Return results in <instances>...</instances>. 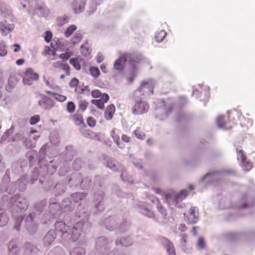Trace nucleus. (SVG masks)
Wrapping results in <instances>:
<instances>
[{"instance_id": "1", "label": "nucleus", "mask_w": 255, "mask_h": 255, "mask_svg": "<svg viewBox=\"0 0 255 255\" xmlns=\"http://www.w3.org/2000/svg\"><path fill=\"white\" fill-rule=\"evenodd\" d=\"M154 84L151 81H143L141 83L139 88L134 91L133 93V105L132 112L134 114H143L147 112L149 109V105L143 100L141 96L151 93L153 94Z\"/></svg>"}, {"instance_id": "2", "label": "nucleus", "mask_w": 255, "mask_h": 255, "mask_svg": "<svg viewBox=\"0 0 255 255\" xmlns=\"http://www.w3.org/2000/svg\"><path fill=\"white\" fill-rule=\"evenodd\" d=\"M56 231L60 234L61 238L65 241H76L81 235L82 225L79 223L72 228L66 226L65 223L62 221L57 222L55 224Z\"/></svg>"}, {"instance_id": "3", "label": "nucleus", "mask_w": 255, "mask_h": 255, "mask_svg": "<svg viewBox=\"0 0 255 255\" xmlns=\"http://www.w3.org/2000/svg\"><path fill=\"white\" fill-rule=\"evenodd\" d=\"M7 206L12 216H14L15 213L20 214L24 212L27 209L28 204L25 198L16 194L10 198Z\"/></svg>"}, {"instance_id": "4", "label": "nucleus", "mask_w": 255, "mask_h": 255, "mask_svg": "<svg viewBox=\"0 0 255 255\" xmlns=\"http://www.w3.org/2000/svg\"><path fill=\"white\" fill-rule=\"evenodd\" d=\"M226 173H231V171L228 170H211L202 177L199 181L204 182L206 184H215L222 179Z\"/></svg>"}, {"instance_id": "5", "label": "nucleus", "mask_w": 255, "mask_h": 255, "mask_svg": "<svg viewBox=\"0 0 255 255\" xmlns=\"http://www.w3.org/2000/svg\"><path fill=\"white\" fill-rule=\"evenodd\" d=\"M187 194L188 191L185 189L181 190L177 194L172 192L165 194V199L168 204L177 206L178 203L185 199L187 196Z\"/></svg>"}, {"instance_id": "6", "label": "nucleus", "mask_w": 255, "mask_h": 255, "mask_svg": "<svg viewBox=\"0 0 255 255\" xmlns=\"http://www.w3.org/2000/svg\"><path fill=\"white\" fill-rule=\"evenodd\" d=\"M86 195V194L84 192H77L71 195L72 201H70L68 199H64L62 204L64 212L72 211L74 209L72 202L78 203L80 201L84 199Z\"/></svg>"}, {"instance_id": "7", "label": "nucleus", "mask_w": 255, "mask_h": 255, "mask_svg": "<svg viewBox=\"0 0 255 255\" xmlns=\"http://www.w3.org/2000/svg\"><path fill=\"white\" fill-rule=\"evenodd\" d=\"M10 180V169H7L2 178V182L0 186L1 191L7 192L9 194L14 192L15 186L12 183L9 184Z\"/></svg>"}, {"instance_id": "8", "label": "nucleus", "mask_w": 255, "mask_h": 255, "mask_svg": "<svg viewBox=\"0 0 255 255\" xmlns=\"http://www.w3.org/2000/svg\"><path fill=\"white\" fill-rule=\"evenodd\" d=\"M112 241L105 237L97 239L96 244V250L100 254H104L111 248Z\"/></svg>"}, {"instance_id": "9", "label": "nucleus", "mask_w": 255, "mask_h": 255, "mask_svg": "<svg viewBox=\"0 0 255 255\" xmlns=\"http://www.w3.org/2000/svg\"><path fill=\"white\" fill-rule=\"evenodd\" d=\"M39 75L34 72L31 68H27L24 74L23 83L24 85H30L33 81L38 80Z\"/></svg>"}, {"instance_id": "10", "label": "nucleus", "mask_w": 255, "mask_h": 255, "mask_svg": "<svg viewBox=\"0 0 255 255\" xmlns=\"http://www.w3.org/2000/svg\"><path fill=\"white\" fill-rule=\"evenodd\" d=\"M103 198L104 191L102 189L95 192L93 202L94 203L95 208L99 211H103L104 210Z\"/></svg>"}, {"instance_id": "11", "label": "nucleus", "mask_w": 255, "mask_h": 255, "mask_svg": "<svg viewBox=\"0 0 255 255\" xmlns=\"http://www.w3.org/2000/svg\"><path fill=\"white\" fill-rule=\"evenodd\" d=\"M75 217L78 219H79L75 225L80 223L82 225L83 227L84 223L88 220L89 214L88 213L87 209L79 206L77 209Z\"/></svg>"}, {"instance_id": "12", "label": "nucleus", "mask_w": 255, "mask_h": 255, "mask_svg": "<svg viewBox=\"0 0 255 255\" xmlns=\"http://www.w3.org/2000/svg\"><path fill=\"white\" fill-rule=\"evenodd\" d=\"M238 151L237 158L242 163V166L245 171H249L252 167V163L247 160L246 156L243 150L237 149Z\"/></svg>"}, {"instance_id": "13", "label": "nucleus", "mask_w": 255, "mask_h": 255, "mask_svg": "<svg viewBox=\"0 0 255 255\" xmlns=\"http://www.w3.org/2000/svg\"><path fill=\"white\" fill-rule=\"evenodd\" d=\"M52 67L53 70L57 73H59L62 70L65 72L66 75L69 76L70 75V67L67 64L58 61L53 62Z\"/></svg>"}, {"instance_id": "14", "label": "nucleus", "mask_w": 255, "mask_h": 255, "mask_svg": "<svg viewBox=\"0 0 255 255\" xmlns=\"http://www.w3.org/2000/svg\"><path fill=\"white\" fill-rule=\"evenodd\" d=\"M136 208L138 210V212L142 215L148 218H154V214L153 212L147 208V204L145 203L139 202L136 204Z\"/></svg>"}, {"instance_id": "15", "label": "nucleus", "mask_w": 255, "mask_h": 255, "mask_svg": "<svg viewBox=\"0 0 255 255\" xmlns=\"http://www.w3.org/2000/svg\"><path fill=\"white\" fill-rule=\"evenodd\" d=\"M130 55L127 53H124L120 56L115 62L114 68L115 69L122 71L124 69L125 64L127 61L130 59Z\"/></svg>"}, {"instance_id": "16", "label": "nucleus", "mask_w": 255, "mask_h": 255, "mask_svg": "<svg viewBox=\"0 0 255 255\" xmlns=\"http://www.w3.org/2000/svg\"><path fill=\"white\" fill-rule=\"evenodd\" d=\"M105 224L106 225V228L110 231L119 228V230L121 232H123L125 231V230L123 227L124 225H121L120 227H119L118 223H117V221L114 218L110 217L108 219H106L105 220Z\"/></svg>"}, {"instance_id": "17", "label": "nucleus", "mask_w": 255, "mask_h": 255, "mask_svg": "<svg viewBox=\"0 0 255 255\" xmlns=\"http://www.w3.org/2000/svg\"><path fill=\"white\" fill-rule=\"evenodd\" d=\"M107 167L114 171L122 172L124 170V166L113 158L108 159Z\"/></svg>"}, {"instance_id": "18", "label": "nucleus", "mask_w": 255, "mask_h": 255, "mask_svg": "<svg viewBox=\"0 0 255 255\" xmlns=\"http://www.w3.org/2000/svg\"><path fill=\"white\" fill-rule=\"evenodd\" d=\"M35 217V214L34 212L29 213L25 219L26 223L25 226L30 232H34L36 229L37 225L33 223Z\"/></svg>"}, {"instance_id": "19", "label": "nucleus", "mask_w": 255, "mask_h": 255, "mask_svg": "<svg viewBox=\"0 0 255 255\" xmlns=\"http://www.w3.org/2000/svg\"><path fill=\"white\" fill-rule=\"evenodd\" d=\"M37 132L35 130H32L30 131L28 138H26L24 141L25 146L27 148H33L35 146V141L40 136V135H33V134Z\"/></svg>"}, {"instance_id": "20", "label": "nucleus", "mask_w": 255, "mask_h": 255, "mask_svg": "<svg viewBox=\"0 0 255 255\" xmlns=\"http://www.w3.org/2000/svg\"><path fill=\"white\" fill-rule=\"evenodd\" d=\"M188 221L191 224L196 223L199 220L198 209L196 207H192L189 210Z\"/></svg>"}, {"instance_id": "21", "label": "nucleus", "mask_w": 255, "mask_h": 255, "mask_svg": "<svg viewBox=\"0 0 255 255\" xmlns=\"http://www.w3.org/2000/svg\"><path fill=\"white\" fill-rule=\"evenodd\" d=\"M109 100V97L107 94H103L100 99L92 100L91 103L95 105L98 108L103 110L104 109V104Z\"/></svg>"}, {"instance_id": "22", "label": "nucleus", "mask_w": 255, "mask_h": 255, "mask_svg": "<svg viewBox=\"0 0 255 255\" xmlns=\"http://www.w3.org/2000/svg\"><path fill=\"white\" fill-rule=\"evenodd\" d=\"M82 176L80 173L75 172L73 173L68 179V182L71 186H80L82 182Z\"/></svg>"}, {"instance_id": "23", "label": "nucleus", "mask_w": 255, "mask_h": 255, "mask_svg": "<svg viewBox=\"0 0 255 255\" xmlns=\"http://www.w3.org/2000/svg\"><path fill=\"white\" fill-rule=\"evenodd\" d=\"M86 0H74L72 7L75 13H78L83 11L85 8Z\"/></svg>"}, {"instance_id": "24", "label": "nucleus", "mask_w": 255, "mask_h": 255, "mask_svg": "<svg viewBox=\"0 0 255 255\" xmlns=\"http://www.w3.org/2000/svg\"><path fill=\"white\" fill-rule=\"evenodd\" d=\"M161 242L169 255H176L174 245L172 242L166 238H162Z\"/></svg>"}, {"instance_id": "25", "label": "nucleus", "mask_w": 255, "mask_h": 255, "mask_svg": "<svg viewBox=\"0 0 255 255\" xmlns=\"http://www.w3.org/2000/svg\"><path fill=\"white\" fill-rule=\"evenodd\" d=\"M56 233L55 231L50 230L45 236L43 242L45 246H49L54 241L56 238Z\"/></svg>"}, {"instance_id": "26", "label": "nucleus", "mask_w": 255, "mask_h": 255, "mask_svg": "<svg viewBox=\"0 0 255 255\" xmlns=\"http://www.w3.org/2000/svg\"><path fill=\"white\" fill-rule=\"evenodd\" d=\"M14 24L7 23L6 21L0 22V31L1 34L6 35L14 28Z\"/></svg>"}, {"instance_id": "27", "label": "nucleus", "mask_w": 255, "mask_h": 255, "mask_svg": "<svg viewBox=\"0 0 255 255\" xmlns=\"http://www.w3.org/2000/svg\"><path fill=\"white\" fill-rule=\"evenodd\" d=\"M80 132L86 137L93 138L98 140H100L101 139L100 134L93 132L89 129L80 128Z\"/></svg>"}, {"instance_id": "28", "label": "nucleus", "mask_w": 255, "mask_h": 255, "mask_svg": "<svg viewBox=\"0 0 255 255\" xmlns=\"http://www.w3.org/2000/svg\"><path fill=\"white\" fill-rule=\"evenodd\" d=\"M71 118L76 126H82L84 125L82 114L79 112V110H77Z\"/></svg>"}, {"instance_id": "29", "label": "nucleus", "mask_w": 255, "mask_h": 255, "mask_svg": "<svg viewBox=\"0 0 255 255\" xmlns=\"http://www.w3.org/2000/svg\"><path fill=\"white\" fill-rule=\"evenodd\" d=\"M29 183V179L26 176H23L19 178L16 182L18 190L20 191H23L26 188V185Z\"/></svg>"}, {"instance_id": "30", "label": "nucleus", "mask_w": 255, "mask_h": 255, "mask_svg": "<svg viewBox=\"0 0 255 255\" xmlns=\"http://www.w3.org/2000/svg\"><path fill=\"white\" fill-rule=\"evenodd\" d=\"M9 255H16L18 251L17 241L15 240H12L9 243L8 246Z\"/></svg>"}, {"instance_id": "31", "label": "nucleus", "mask_w": 255, "mask_h": 255, "mask_svg": "<svg viewBox=\"0 0 255 255\" xmlns=\"http://www.w3.org/2000/svg\"><path fill=\"white\" fill-rule=\"evenodd\" d=\"M18 80L15 76H10L8 80L7 84L5 86L6 90L10 92L15 86Z\"/></svg>"}, {"instance_id": "32", "label": "nucleus", "mask_w": 255, "mask_h": 255, "mask_svg": "<svg viewBox=\"0 0 255 255\" xmlns=\"http://www.w3.org/2000/svg\"><path fill=\"white\" fill-rule=\"evenodd\" d=\"M26 157L28 158L30 165L33 164L36 161L37 157V153L36 150H31L26 153Z\"/></svg>"}, {"instance_id": "33", "label": "nucleus", "mask_w": 255, "mask_h": 255, "mask_svg": "<svg viewBox=\"0 0 255 255\" xmlns=\"http://www.w3.org/2000/svg\"><path fill=\"white\" fill-rule=\"evenodd\" d=\"M61 207L59 204L57 203H50V211L52 214L53 217H56L60 213L61 210Z\"/></svg>"}, {"instance_id": "34", "label": "nucleus", "mask_w": 255, "mask_h": 255, "mask_svg": "<svg viewBox=\"0 0 255 255\" xmlns=\"http://www.w3.org/2000/svg\"><path fill=\"white\" fill-rule=\"evenodd\" d=\"M115 108L114 105H109L105 112V117L109 120L112 119L115 113Z\"/></svg>"}, {"instance_id": "35", "label": "nucleus", "mask_w": 255, "mask_h": 255, "mask_svg": "<svg viewBox=\"0 0 255 255\" xmlns=\"http://www.w3.org/2000/svg\"><path fill=\"white\" fill-rule=\"evenodd\" d=\"M180 237L181 238L180 242L181 249L186 253H189L190 249L187 247V236L185 234H182L180 235Z\"/></svg>"}, {"instance_id": "36", "label": "nucleus", "mask_w": 255, "mask_h": 255, "mask_svg": "<svg viewBox=\"0 0 255 255\" xmlns=\"http://www.w3.org/2000/svg\"><path fill=\"white\" fill-rule=\"evenodd\" d=\"M151 201L153 203H155L156 204V207L158 211L161 213L163 217H165L166 216V212L165 208L162 206L159 200L153 197Z\"/></svg>"}, {"instance_id": "37", "label": "nucleus", "mask_w": 255, "mask_h": 255, "mask_svg": "<svg viewBox=\"0 0 255 255\" xmlns=\"http://www.w3.org/2000/svg\"><path fill=\"white\" fill-rule=\"evenodd\" d=\"M116 244L117 246L120 245L122 246L128 247L131 245L132 242L130 238L127 237L126 238L121 239L119 240H116Z\"/></svg>"}, {"instance_id": "38", "label": "nucleus", "mask_w": 255, "mask_h": 255, "mask_svg": "<svg viewBox=\"0 0 255 255\" xmlns=\"http://www.w3.org/2000/svg\"><path fill=\"white\" fill-rule=\"evenodd\" d=\"M216 123L217 126L219 128H224L226 126V121L225 116L223 115H219L217 117L216 119Z\"/></svg>"}, {"instance_id": "39", "label": "nucleus", "mask_w": 255, "mask_h": 255, "mask_svg": "<svg viewBox=\"0 0 255 255\" xmlns=\"http://www.w3.org/2000/svg\"><path fill=\"white\" fill-rule=\"evenodd\" d=\"M85 249L81 247H77L73 248L70 252V255H85Z\"/></svg>"}, {"instance_id": "40", "label": "nucleus", "mask_w": 255, "mask_h": 255, "mask_svg": "<svg viewBox=\"0 0 255 255\" xmlns=\"http://www.w3.org/2000/svg\"><path fill=\"white\" fill-rule=\"evenodd\" d=\"M56 54V50L54 48H51L49 46H45L42 54L43 56L52 55L55 56Z\"/></svg>"}, {"instance_id": "41", "label": "nucleus", "mask_w": 255, "mask_h": 255, "mask_svg": "<svg viewBox=\"0 0 255 255\" xmlns=\"http://www.w3.org/2000/svg\"><path fill=\"white\" fill-rule=\"evenodd\" d=\"M46 93L51 95L55 100L59 102H64L66 101L67 97L65 96L61 95L56 93H53L51 91H47Z\"/></svg>"}, {"instance_id": "42", "label": "nucleus", "mask_w": 255, "mask_h": 255, "mask_svg": "<svg viewBox=\"0 0 255 255\" xmlns=\"http://www.w3.org/2000/svg\"><path fill=\"white\" fill-rule=\"evenodd\" d=\"M91 185V180L88 177L84 178L82 177V182L80 184V187L82 189H86L90 187Z\"/></svg>"}, {"instance_id": "43", "label": "nucleus", "mask_w": 255, "mask_h": 255, "mask_svg": "<svg viewBox=\"0 0 255 255\" xmlns=\"http://www.w3.org/2000/svg\"><path fill=\"white\" fill-rule=\"evenodd\" d=\"M82 39V35L80 32H78L71 38L70 41L73 45H75L80 43Z\"/></svg>"}, {"instance_id": "44", "label": "nucleus", "mask_w": 255, "mask_h": 255, "mask_svg": "<svg viewBox=\"0 0 255 255\" xmlns=\"http://www.w3.org/2000/svg\"><path fill=\"white\" fill-rule=\"evenodd\" d=\"M77 29V26L72 24L67 28L64 32V35L66 37H70Z\"/></svg>"}, {"instance_id": "45", "label": "nucleus", "mask_w": 255, "mask_h": 255, "mask_svg": "<svg viewBox=\"0 0 255 255\" xmlns=\"http://www.w3.org/2000/svg\"><path fill=\"white\" fill-rule=\"evenodd\" d=\"M89 72L91 76L94 78H97L100 75V72L99 68L95 66L90 67Z\"/></svg>"}, {"instance_id": "46", "label": "nucleus", "mask_w": 255, "mask_h": 255, "mask_svg": "<svg viewBox=\"0 0 255 255\" xmlns=\"http://www.w3.org/2000/svg\"><path fill=\"white\" fill-rule=\"evenodd\" d=\"M13 218H15V224L14 225V228L18 231L20 228V224L23 220V218L20 214L15 213V216H12Z\"/></svg>"}, {"instance_id": "47", "label": "nucleus", "mask_w": 255, "mask_h": 255, "mask_svg": "<svg viewBox=\"0 0 255 255\" xmlns=\"http://www.w3.org/2000/svg\"><path fill=\"white\" fill-rule=\"evenodd\" d=\"M167 34L164 30H160L157 32L155 36V39L158 42H161L166 37Z\"/></svg>"}, {"instance_id": "48", "label": "nucleus", "mask_w": 255, "mask_h": 255, "mask_svg": "<svg viewBox=\"0 0 255 255\" xmlns=\"http://www.w3.org/2000/svg\"><path fill=\"white\" fill-rule=\"evenodd\" d=\"M24 249L25 250V254H26L27 255H28L29 254L35 252V251L37 250L36 248L31 243L26 244Z\"/></svg>"}, {"instance_id": "49", "label": "nucleus", "mask_w": 255, "mask_h": 255, "mask_svg": "<svg viewBox=\"0 0 255 255\" xmlns=\"http://www.w3.org/2000/svg\"><path fill=\"white\" fill-rule=\"evenodd\" d=\"M50 140L52 144L56 145L59 142V138L58 133L56 132L51 133L49 136Z\"/></svg>"}, {"instance_id": "50", "label": "nucleus", "mask_w": 255, "mask_h": 255, "mask_svg": "<svg viewBox=\"0 0 255 255\" xmlns=\"http://www.w3.org/2000/svg\"><path fill=\"white\" fill-rule=\"evenodd\" d=\"M69 63L74 67L77 70L81 69V65L78 58H72L69 60Z\"/></svg>"}, {"instance_id": "51", "label": "nucleus", "mask_w": 255, "mask_h": 255, "mask_svg": "<svg viewBox=\"0 0 255 255\" xmlns=\"http://www.w3.org/2000/svg\"><path fill=\"white\" fill-rule=\"evenodd\" d=\"M48 255H65L64 251L60 247H56Z\"/></svg>"}, {"instance_id": "52", "label": "nucleus", "mask_w": 255, "mask_h": 255, "mask_svg": "<svg viewBox=\"0 0 255 255\" xmlns=\"http://www.w3.org/2000/svg\"><path fill=\"white\" fill-rule=\"evenodd\" d=\"M8 221V217L5 213L0 214V227H2L6 225Z\"/></svg>"}, {"instance_id": "53", "label": "nucleus", "mask_w": 255, "mask_h": 255, "mask_svg": "<svg viewBox=\"0 0 255 255\" xmlns=\"http://www.w3.org/2000/svg\"><path fill=\"white\" fill-rule=\"evenodd\" d=\"M88 104H89L88 102H87L86 100H80V101H79V109L78 110H79V112H80V111H81L82 112L85 111L87 108Z\"/></svg>"}, {"instance_id": "54", "label": "nucleus", "mask_w": 255, "mask_h": 255, "mask_svg": "<svg viewBox=\"0 0 255 255\" xmlns=\"http://www.w3.org/2000/svg\"><path fill=\"white\" fill-rule=\"evenodd\" d=\"M228 118L230 120H235V116L239 117L240 113L235 109L229 111L228 112Z\"/></svg>"}, {"instance_id": "55", "label": "nucleus", "mask_w": 255, "mask_h": 255, "mask_svg": "<svg viewBox=\"0 0 255 255\" xmlns=\"http://www.w3.org/2000/svg\"><path fill=\"white\" fill-rule=\"evenodd\" d=\"M53 160H51L49 162V163L47 165V172L49 174H53V172L56 170L57 166L53 164Z\"/></svg>"}, {"instance_id": "56", "label": "nucleus", "mask_w": 255, "mask_h": 255, "mask_svg": "<svg viewBox=\"0 0 255 255\" xmlns=\"http://www.w3.org/2000/svg\"><path fill=\"white\" fill-rule=\"evenodd\" d=\"M197 247L199 250H203L206 248V243L204 238L200 237L197 243Z\"/></svg>"}, {"instance_id": "57", "label": "nucleus", "mask_w": 255, "mask_h": 255, "mask_svg": "<svg viewBox=\"0 0 255 255\" xmlns=\"http://www.w3.org/2000/svg\"><path fill=\"white\" fill-rule=\"evenodd\" d=\"M76 106L73 102H69L67 104L66 110L68 112L73 113L75 111Z\"/></svg>"}, {"instance_id": "58", "label": "nucleus", "mask_w": 255, "mask_h": 255, "mask_svg": "<svg viewBox=\"0 0 255 255\" xmlns=\"http://www.w3.org/2000/svg\"><path fill=\"white\" fill-rule=\"evenodd\" d=\"M47 144L43 145L39 151V159L41 160L45 156Z\"/></svg>"}, {"instance_id": "59", "label": "nucleus", "mask_w": 255, "mask_h": 255, "mask_svg": "<svg viewBox=\"0 0 255 255\" xmlns=\"http://www.w3.org/2000/svg\"><path fill=\"white\" fill-rule=\"evenodd\" d=\"M82 165V162L80 159H76L73 163V168L76 170H79Z\"/></svg>"}, {"instance_id": "60", "label": "nucleus", "mask_w": 255, "mask_h": 255, "mask_svg": "<svg viewBox=\"0 0 255 255\" xmlns=\"http://www.w3.org/2000/svg\"><path fill=\"white\" fill-rule=\"evenodd\" d=\"M7 53L5 43L3 42H0V56H5Z\"/></svg>"}, {"instance_id": "61", "label": "nucleus", "mask_w": 255, "mask_h": 255, "mask_svg": "<svg viewBox=\"0 0 255 255\" xmlns=\"http://www.w3.org/2000/svg\"><path fill=\"white\" fill-rule=\"evenodd\" d=\"M39 171L38 169L34 168L32 174L31 183L33 184L36 181L38 177Z\"/></svg>"}, {"instance_id": "62", "label": "nucleus", "mask_w": 255, "mask_h": 255, "mask_svg": "<svg viewBox=\"0 0 255 255\" xmlns=\"http://www.w3.org/2000/svg\"><path fill=\"white\" fill-rule=\"evenodd\" d=\"M45 205L46 202L44 201H42L40 203H37L35 205V208L37 211L41 212L44 209Z\"/></svg>"}, {"instance_id": "63", "label": "nucleus", "mask_w": 255, "mask_h": 255, "mask_svg": "<svg viewBox=\"0 0 255 255\" xmlns=\"http://www.w3.org/2000/svg\"><path fill=\"white\" fill-rule=\"evenodd\" d=\"M79 83V80L77 78H73L70 81L69 85L72 88H76L78 86Z\"/></svg>"}, {"instance_id": "64", "label": "nucleus", "mask_w": 255, "mask_h": 255, "mask_svg": "<svg viewBox=\"0 0 255 255\" xmlns=\"http://www.w3.org/2000/svg\"><path fill=\"white\" fill-rule=\"evenodd\" d=\"M40 118L39 115H34L30 118L29 123L31 125H35L40 121Z\"/></svg>"}]
</instances>
